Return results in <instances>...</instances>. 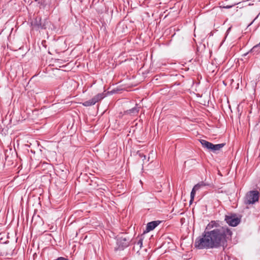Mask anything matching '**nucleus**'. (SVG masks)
I'll use <instances>...</instances> for the list:
<instances>
[{"instance_id": "f257e3e1", "label": "nucleus", "mask_w": 260, "mask_h": 260, "mask_svg": "<svg viewBox=\"0 0 260 260\" xmlns=\"http://www.w3.org/2000/svg\"><path fill=\"white\" fill-rule=\"evenodd\" d=\"M232 231L227 227L220 225L219 221L210 222L202 236L196 240L194 246L199 249L224 247L231 238Z\"/></svg>"}, {"instance_id": "f03ea898", "label": "nucleus", "mask_w": 260, "mask_h": 260, "mask_svg": "<svg viewBox=\"0 0 260 260\" xmlns=\"http://www.w3.org/2000/svg\"><path fill=\"white\" fill-rule=\"evenodd\" d=\"M259 198V192L257 191L252 190L248 192L244 200V203L246 205L253 204L257 202Z\"/></svg>"}, {"instance_id": "7ed1b4c3", "label": "nucleus", "mask_w": 260, "mask_h": 260, "mask_svg": "<svg viewBox=\"0 0 260 260\" xmlns=\"http://www.w3.org/2000/svg\"><path fill=\"white\" fill-rule=\"evenodd\" d=\"M129 240L126 237L121 236L117 240V250H122L129 245Z\"/></svg>"}, {"instance_id": "20e7f679", "label": "nucleus", "mask_w": 260, "mask_h": 260, "mask_svg": "<svg viewBox=\"0 0 260 260\" xmlns=\"http://www.w3.org/2000/svg\"><path fill=\"white\" fill-rule=\"evenodd\" d=\"M47 22L46 20H44V22L42 21L41 17H37L31 23L33 28L37 30L40 29L46 28V23Z\"/></svg>"}, {"instance_id": "39448f33", "label": "nucleus", "mask_w": 260, "mask_h": 260, "mask_svg": "<svg viewBox=\"0 0 260 260\" xmlns=\"http://www.w3.org/2000/svg\"><path fill=\"white\" fill-rule=\"evenodd\" d=\"M225 220L227 223L232 226H237L240 222V219L235 215L225 216Z\"/></svg>"}, {"instance_id": "423d86ee", "label": "nucleus", "mask_w": 260, "mask_h": 260, "mask_svg": "<svg viewBox=\"0 0 260 260\" xmlns=\"http://www.w3.org/2000/svg\"><path fill=\"white\" fill-rule=\"evenodd\" d=\"M161 222L159 220H155L148 222L146 225L145 230L144 231V234L148 233L151 231L153 230L157 226H158Z\"/></svg>"}, {"instance_id": "0eeeda50", "label": "nucleus", "mask_w": 260, "mask_h": 260, "mask_svg": "<svg viewBox=\"0 0 260 260\" xmlns=\"http://www.w3.org/2000/svg\"><path fill=\"white\" fill-rule=\"evenodd\" d=\"M140 107H138V105L136 104V106L128 110L125 111L126 114H131L132 115H136L138 113L140 109Z\"/></svg>"}, {"instance_id": "6e6552de", "label": "nucleus", "mask_w": 260, "mask_h": 260, "mask_svg": "<svg viewBox=\"0 0 260 260\" xmlns=\"http://www.w3.org/2000/svg\"><path fill=\"white\" fill-rule=\"evenodd\" d=\"M200 142L202 146L207 149L212 150V143L205 140H201Z\"/></svg>"}, {"instance_id": "1a4fd4ad", "label": "nucleus", "mask_w": 260, "mask_h": 260, "mask_svg": "<svg viewBox=\"0 0 260 260\" xmlns=\"http://www.w3.org/2000/svg\"><path fill=\"white\" fill-rule=\"evenodd\" d=\"M105 97V94L104 93H101L96 94L91 99L93 102H94V104L101 101Z\"/></svg>"}, {"instance_id": "9d476101", "label": "nucleus", "mask_w": 260, "mask_h": 260, "mask_svg": "<svg viewBox=\"0 0 260 260\" xmlns=\"http://www.w3.org/2000/svg\"><path fill=\"white\" fill-rule=\"evenodd\" d=\"M224 145H225V144L224 143L218 144H212V147L211 150L213 151H216L219 150L221 148H222Z\"/></svg>"}, {"instance_id": "9b49d317", "label": "nucleus", "mask_w": 260, "mask_h": 260, "mask_svg": "<svg viewBox=\"0 0 260 260\" xmlns=\"http://www.w3.org/2000/svg\"><path fill=\"white\" fill-rule=\"evenodd\" d=\"M205 186H206V184L204 182L201 181V182L198 183V184H197L196 185H195L194 186V187H193L192 190H194V191L196 192L197 190H199L201 188H202V187Z\"/></svg>"}, {"instance_id": "f8f14e48", "label": "nucleus", "mask_w": 260, "mask_h": 260, "mask_svg": "<svg viewBox=\"0 0 260 260\" xmlns=\"http://www.w3.org/2000/svg\"><path fill=\"white\" fill-rule=\"evenodd\" d=\"M94 104H95L94 102H93L92 99L87 101H85V102H84L83 103V105L84 106H86V107L90 106L93 105Z\"/></svg>"}, {"instance_id": "ddd939ff", "label": "nucleus", "mask_w": 260, "mask_h": 260, "mask_svg": "<svg viewBox=\"0 0 260 260\" xmlns=\"http://www.w3.org/2000/svg\"><path fill=\"white\" fill-rule=\"evenodd\" d=\"M195 194H196V191H194V190L192 189L191 193H190V204L193 201Z\"/></svg>"}, {"instance_id": "4468645a", "label": "nucleus", "mask_w": 260, "mask_h": 260, "mask_svg": "<svg viewBox=\"0 0 260 260\" xmlns=\"http://www.w3.org/2000/svg\"><path fill=\"white\" fill-rule=\"evenodd\" d=\"M136 244L139 246L140 248H141L143 245V239L142 238H140L138 240Z\"/></svg>"}, {"instance_id": "2eb2a0df", "label": "nucleus", "mask_w": 260, "mask_h": 260, "mask_svg": "<svg viewBox=\"0 0 260 260\" xmlns=\"http://www.w3.org/2000/svg\"><path fill=\"white\" fill-rule=\"evenodd\" d=\"M260 48V42H259L258 44H257V45H255V46H254V47H253L251 49L250 51H251V52H254V51L256 50V49L257 48Z\"/></svg>"}, {"instance_id": "dca6fc26", "label": "nucleus", "mask_w": 260, "mask_h": 260, "mask_svg": "<svg viewBox=\"0 0 260 260\" xmlns=\"http://www.w3.org/2000/svg\"><path fill=\"white\" fill-rule=\"evenodd\" d=\"M139 156H140V157L143 158V160H144V159H146V155H145L144 154H143L142 153H140L139 154Z\"/></svg>"}, {"instance_id": "f3484780", "label": "nucleus", "mask_w": 260, "mask_h": 260, "mask_svg": "<svg viewBox=\"0 0 260 260\" xmlns=\"http://www.w3.org/2000/svg\"><path fill=\"white\" fill-rule=\"evenodd\" d=\"M56 260H68V259L64 257H59L56 259Z\"/></svg>"}, {"instance_id": "a211bd4d", "label": "nucleus", "mask_w": 260, "mask_h": 260, "mask_svg": "<svg viewBox=\"0 0 260 260\" xmlns=\"http://www.w3.org/2000/svg\"><path fill=\"white\" fill-rule=\"evenodd\" d=\"M231 6H226L225 8H231Z\"/></svg>"}, {"instance_id": "6ab92c4d", "label": "nucleus", "mask_w": 260, "mask_h": 260, "mask_svg": "<svg viewBox=\"0 0 260 260\" xmlns=\"http://www.w3.org/2000/svg\"><path fill=\"white\" fill-rule=\"evenodd\" d=\"M35 1L36 2H37V1H38L39 0H35Z\"/></svg>"}]
</instances>
